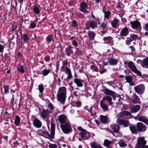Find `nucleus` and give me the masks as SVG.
I'll return each instance as SVG.
<instances>
[{"label": "nucleus", "instance_id": "obj_24", "mask_svg": "<svg viewBox=\"0 0 148 148\" xmlns=\"http://www.w3.org/2000/svg\"><path fill=\"white\" fill-rule=\"evenodd\" d=\"M142 67L148 69V57L144 58L141 63Z\"/></svg>", "mask_w": 148, "mask_h": 148}, {"label": "nucleus", "instance_id": "obj_18", "mask_svg": "<svg viewBox=\"0 0 148 148\" xmlns=\"http://www.w3.org/2000/svg\"><path fill=\"white\" fill-rule=\"evenodd\" d=\"M130 114V113L129 112L126 111H122L118 114L116 116V117L117 118L119 119L124 116L129 115Z\"/></svg>", "mask_w": 148, "mask_h": 148}, {"label": "nucleus", "instance_id": "obj_39", "mask_svg": "<svg viewBox=\"0 0 148 148\" xmlns=\"http://www.w3.org/2000/svg\"><path fill=\"white\" fill-rule=\"evenodd\" d=\"M50 71L51 70L49 69H45L42 71L41 74L45 76L48 75Z\"/></svg>", "mask_w": 148, "mask_h": 148}, {"label": "nucleus", "instance_id": "obj_40", "mask_svg": "<svg viewBox=\"0 0 148 148\" xmlns=\"http://www.w3.org/2000/svg\"><path fill=\"white\" fill-rule=\"evenodd\" d=\"M120 147L124 148L126 147L127 146V144L125 143V142L123 140H120L118 143Z\"/></svg>", "mask_w": 148, "mask_h": 148}, {"label": "nucleus", "instance_id": "obj_44", "mask_svg": "<svg viewBox=\"0 0 148 148\" xmlns=\"http://www.w3.org/2000/svg\"><path fill=\"white\" fill-rule=\"evenodd\" d=\"M53 34H50L46 38V39L49 42H50L53 39Z\"/></svg>", "mask_w": 148, "mask_h": 148}, {"label": "nucleus", "instance_id": "obj_7", "mask_svg": "<svg viewBox=\"0 0 148 148\" xmlns=\"http://www.w3.org/2000/svg\"><path fill=\"white\" fill-rule=\"evenodd\" d=\"M60 71L61 72H64L65 73L68 75L67 78L69 79L72 78V75L70 69L66 66H61L60 69Z\"/></svg>", "mask_w": 148, "mask_h": 148}, {"label": "nucleus", "instance_id": "obj_15", "mask_svg": "<svg viewBox=\"0 0 148 148\" xmlns=\"http://www.w3.org/2000/svg\"><path fill=\"white\" fill-rule=\"evenodd\" d=\"M103 40L105 41V43L106 44H110L112 45H113L114 41L112 39V37L111 36L105 37L103 38Z\"/></svg>", "mask_w": 148, "mask_h": 148}, {"label": "nucleus", "instance_id": "obj_55", "mask_svg": "<svg viewBox=\"0 0 148 148\" xmlns=\"http://www.w3.org/2000/svg\"><path fill=\"white\" fill-rule=\"evenodd\" d=\"M38 89L40 92H42L44 90V88L42 85H40L38 86Z\"/></svg>", "mask_w": 148, "mask_h": 148}, {"label": "nucleus", "instance_id": "obj_21", "mask_svg": "<svg viewBox=\"0 0 148 148\" xmlns=\"http://www.w3.org/2000/svg\"><path fill=\"white\" fill-rule=\"evenodd\" d=\"M50 113L44 109L42 110L40 113V116L42 117L43 119H44L45 118L50 117Z\"/></svg>", "mask_w": 148, "mask_h": 148}, {"label": "nucleus", "instance_id": "obj_49", "mask_svg": "<svg viewBox=\"0 0 148 148\" xmlns=\"http://www.w3.org/2000/svg\"><path fill=\"white\" fill-rule=\"evenodd\" d=\"M66 91V88L65 87L60 88L59 89V92H65Z\"/></svg>", "mask_w": 148, "mask_h": 148}, {"label": "nucleus", "instance_id": "obj_17", "mask_svg": "<svg viewBox=\"0 0 148 148\" xmlns=\"http://www.w3.org/2000/svg\"><path fill=\"white\" fill-rule=\"evenodd\" d=\"M33 125L36 127L40 128L42 126V124L41 121L37 118H35L33 122Z\"/></svg>", "mask_w": 148, "mask_h": 148}, {"label": "nucleus", "instance_id": "obj_4", "mask_svg": "<svg viewBox=\"0 0 148 148\" xmlns=\"http://www.w3.org/2000/svg\"><path fill=\"white\" fill-rule=\"evenodd\" d=\"M77 129L80 132L79 133V136L83 139L87 140L90 136V134L86 130L83 129L81 127H77Z\"/></svg>", "mask_w": 148, "mask_h": 148}, {"label": "nucleus", "instance_id": "obj_28", "mask_svg": "<svg viewBox=\"0 0 148 148\" xmlns=\"http://www.w3.org/2000/svg\"><path fill=\"white\" fill-rule=\"evenodd\" d=\"M120 129V127L118 125L114 124L111 126V129L113 130L114 132L116 133L118 132Z\"/></svg>", "mask_w": 148, "mask_h": 148}, {"label": "nucleus", "instance_id": "obj_26", "mask_svg": "<svg viewBox=\"0 0 148 148\" xmlns=\"http://www.w3.org/2000/svg\"><path fill=\"white\" fill-rule=\"evenodd\" d=\"M109 94L107 95V96H105L103 98V99L104 100H107L110 104L111 105L112 103V102H111L112 101V98H111V95H113V93H108Z\"/></svg>", "mask_w": 148, "mask_h": 148}, {"label": "nucleus", "instance_id": "obj_10", "mask_svg": "<svg viewBox=\"0 0 148 148\" xmlns=\"http://www.w3.org/2000/svg\"><path fill=\"white\" fill-rule=\"evenodd\" d=\"M58 120L60 123V125L62 124L69 121L66 116L64 114H61L58 116Z\"/></svg>", "mask_w": 148, "mask_h": 148}, {"label": "nucleus", "instance_id": "obj_2", "mask_svg": "<svg viewBox=\"0 0 148 148\" xmlns=\"http://www.w3.org/2000/svg\"><path fill=\"white\" fill-rule=\"evenodd\" d=\"M124 64L126 65H128L129 68L133 72L138 76H141L142 75L141 73L137 69L135 64L133 62L130 61H125L124 62Z\"/></svg>", "mask_w": 148, "mask_h": 148}, {"label": "nucleus", "instance_id": "obj_56", "mask_svg": "<svg viewBox=\"0 0 148 148\" xmlns=\"http://www.w3.org/2000/svg\"><path fill=\"white\" fill-rule=\"evenodd\" d=\"M75 105L77 107H80L82 105L81 102L79 101H77L75 103Z\"/></svg>", "mask_w": 148, "mask_h": 148}, {"label": "nucleus", "instance_id": "obj_51", "mask_svg": "<svg viewBox=\"0 0 148 148\" xmlns=\"http://www.w3.org/2000/svg\"><path fill=\"white\" fill-rule=\"evenodd\" d=\"M104 16L106 18L108 19L109 18L110 15L111 14V12L109 11H107L104 12Z\"/></svg>", "mask_w": 148, "mask_h": 148}, {"label": "nucleus", "instance_id": "obj_27", "mask_svg": "<svg viewBox=\"0 0 148 148\" xmlns=\"http://www.w3.org/2000/svg\"><path fill=\"white\" fill-rule=\"evenodd\" d=\"M119 22V20L118 19L113 20L111 23L112 27L114 28H117L118 27V23Z\"/></svg>", "mask_w": 148, "mask_h": 148}, {"label": "nucleus", "instance_id": "obj_41", "mask_svg": "<svg viewBox=\"0 0 148 148\" xmlns=\"http://www.w3.org/2000/svg\"><path fill=\"white\" fill-rule=\"evenodd\" d=\"M90 68L92 70L98 72L99 71V69L96 65H92L90 66Z\"/></svg>", "mask_w": 148, "mask_h": 148}, {"label": "nucleus", "instance_id": "obj_9", "mask_svg": "<svg viewBox=\"0 0 148 148\" xmlns=\"http://www.w3.org/2000/svg\"><path fill=\"white\" fill-rule=\"evenodd\" d=\"M116 122L119 125H123L125 127L129 126L130 123L129 121L125 119H118L116 120Z\"/></svg>", "mask_w": 148, "mask_h": 148}, {"label": "nucleus", "instance_id": "obj_47", "mask_svg": "<svg viewBox=\"0 0 148 148\" xmlns=\"http://www.w3.org/2000/svg\"><path fill=\"white\" fill-rule=\"evenodd\" d=\"M114 48L113 47H111L110 49H108L106 53L107 55L109 56H112V53L113 51H111L112 49H113Z\"/></svg>", "mask_w": 148, "mask_h": 148}, {"label": "nucleus", "instance_id": "obj_31", "mask_svg": "<svg viewBox=\"0 0 148 148\" xmlns=\"http://www.w3.org/2000/svg\"><path fill=\"white\" fill-rule=\"evenodd\" d=\"M125 79L127 82L129 83V85L130 86H133L134 85V84L132 82L133 81V79L130 76H126L125 77Z\"/></svg>", "mask_w": 148, "mask_h": 148}, {"label": "nucleus", "instance_id": "obj_64", "mask_svg": "<svg viewBox=\"0 0 148 148\" xmlns=\"http://www.w3.org/2000/svg\"><path fill=\"white\" fill-rule=\"evenodd\" d=\"M68 64V63L66 60H64L62 62V65L63 66H66Z\"/></svg>", "mask_w": 148, "mask_h": 148}, {"label": "nucleus", "instance_id": "obj_23", "mask_svg": "<svg viewBox=\"0 0 148 148\" xmlns=\"http://www.w3.org/2000/svg\"><path fill=\"white\" fill-rule=\"evenodd\" d=\"M73 48V47L70 46L66 48L65 51L67 56H69L71 54L73 53V51L72 49Z\"/></svg>", "mask_w": 148, "mask_h": 148}, {"label": "nucleus", "instance_id": "obj_29", "mask_svg": "<svg viewBox=\"0 0 148 148\" xmlns=\"http://www.w3.org/2000/svg\"><path fill=\"white\" fill-rule=\"evenodd\" d=\"M138 120L139 121L143 122L148 125V120L145 116H142L139 117L138 118Z\"/></svg>", "mask_w": 148, "mask_h": 148}, {"label": "nucleus", "instance_id": "obj_32", "mask_svg": "<svg viewBox=\"0 0 148 148\" xmlns=\"http://www.w3.org/2000/svg\"><path fill=\"white\" fill-rule=\"evenodd\" d=\"M140 106L136 105L132 108L131 109V112L132 113H136L140 110Z\"/></svg>", "mask_w": 148, "mask_h": 148}, {"label": "nucleus", "instance_id": "obj_38", "mask_svg": "<svg viewBox=\"0 0 148 148\" xmlns=\"http://www.w3.org/2000/svg\"><path fill=\"white\" fill-rule=\"evenodd\" d=\"M21 39L24 42H27L29 40L30 38L28 35L24 34L21 37Z\"/></svg>", "mask_w": 148, "mask_h": 148}, {"label": "nucleus", "instance_id": "obj_48", "mask_svg": "<svg viewBox=\"0 0 148 148\" xmlns=\"http://www.w3.org/2000/svg\"><path fill=\"white\" fill-rule=\"evenodd\" d=\"M132 40L133 41H136V40H140V37L137 35H134L132 36Z\"/></svg>", "mask_w": 148, "mask_h": 148}, {"label": "nucleus", "instance_id": "obj_58", "mask_svg": "<svg viewBox=\"0 0 148 148\" xmlns=\"http://www.w3.org/2000/svg\"><path fill=\"white\" fill-rule=\"evenodd\" d=\"M57 146L55 144H51L49 145V148H57Z\"/></svg>", "mask_w": 148, "mask_h": 148}, {"label": "nucleus", "instance_id": "obj_33", "mask_svg": "<svg viewBox=\"0 0 148 148\" xmlns=\"http://www.w3.org/2000/svg\"><path fill=\"white\" fill-rule=\"evenodd\" d=\"M112 141H110L108 139H105L103 144L104 145L106 146L107 148H111V147L110 146V145L112 143Z\"/></svg>", "mask_w": 148, "mask_h": 148}, {"label": "nucleus", "instance_id": "obj_60", "mask_svg": "<svg viewBox=\"0 0 148 148\" xmlns=\"http://www.w3.org/2000/svg\"><path fill=\"white\" fill-rule=\"evenodd\" d=\"M50 59V57L48 55H47L45 57L44 59L47 62H49Z\"/></svg>", "mask_w": 148, "mask_h": 148}, {"label": "nucleus", "instance_id": "obj_45", "mask_svg": "<svg viewBox=\"0 0 148 148\" xmlns=\"http://www.w3.org/2000/svg\"><path fill=\"white\" fill-rule=\"evenodd\" d=\"M132 40L130 37H127L125 41V44L128 45H130L131 43L132 42Z\"/></svg>", "mask_w": 148, "mask_h": 148}, {"label": "nucleus", "instance_id": "obj_63", "mask_svg": "<svg viewBox=\"0 0 148 148\" xmlns=\"http://www.w3.org/2000/svg\"><path fill=\"white\" fill-rule=\"evenodd\" d=\"M93 97H91V98L92 99H93V98H95V99H97V98H98L99 97V96L98 95H97V93H94V94H93Z\"/></svg>", "mask_w": 148, "mask_h": 148}, {"label": "nucleus", "instance_id": "obj_3", "mask_svg": "<svg viewBox=\"0 0 148 148\" xmlns=\"http://www.w3.org/2000/svg\"><path fill=\"white\" fill-rule=\"evenodd\" d=\"M60 127L63 132L65 134H68L72 131V128L69 121L62 124L60 125Z\"/></svg>", "mask_w": 148, "mask_h": 148}, {"label": "nucleus", "instance_id": "obj_16", "mask_svg": "<svg viewBox=\"0 0 148 148\" xmlns=\"http://www.w3.org/2000/svg\"><path fill=\"white\" fill-rule=\"evenodd\" d=\"M87 7V5L86 3L84 2H83L80 4V10L84 13H88V11L86 10V8Z\"/></svg>", "mask_w": 148, "mask_h": 148}, {"label": "nucleus", "instance_id": "obj_54", "mask_svg": "<svg viewBox=\"0 0 148 148\" xmlns=\"http://www.w3.org/2000/svg\"><path fill=\"white\" fill-rule=\"evenodd\" d=\"M106 70L103 67H100L99 72L101 74H103L106 72Z\"/></svg>", "mask_w": 148, "mask_h": 148}, {"label": "nucleus", "instance_id": "obj_11", "mask_svg": "<svg viewBox=\"0 0 148 148\" xmlns=\"http://www.w3.org/2000/svg\"><path fill=\"white\" fill-rule=\"evenodd\" d=\"M137 130L139 132H144L146 130V126L141 122L138 123L136 125Z\"/></svg>", "mask_w": 148, "mask_h": 148}, {"label": "nucleus", "instance_id": "obj_25", "mask_svg": "<svg viewBox=\"0 0 148 148\" xmlns=\"http://www.w3.org/2000/svg\"><path fill=\"white\" fill-rule=\"evenodd\" d=\"M53 105L52 103H50L48 104L47 108L45 110L51 114L53 112Z\"/></svg>", "mask_w": 148, "mask_h": 148}, {"label": "nucleus", "instance_id": "obj_57", "mask_svg": "<svg viewBox=\"0 0 148 148\" xmlns=\"http://www.w3.org/2000/svg\"><path fill=\"white\" fill-rule=\"evenodd\" d=\"M78 25V23L77 21L75 20H73L72 22V26L73 27H75L77 26Z\"/></svg>", "mask_w": 148, "mask_h": 148}, {"label": "nucleus", "instance_id": "obj_50", "mask_svg": "<svg viewBox=\"0 0 148 148\" xmlns=\"http://www.w3.org/2000/svg\"><path fill=\"white\" fill-rule=\"evenodd\" d=\"M34 12L37 14H39L40 12V10L36 6H34Z\"/></svg>", "mask_w": 148, "mask_h": 148}, {"label": "nucleus", "instance_id": "obj_35", "mask_svg": "<svg viewBox=\"0 0 148 148\" xmlns=\"http://www.w3.org/2000/svg\"><path fill=\"white\" fill-rule=\"evenodd\" d=\"M129 128L132 134H135L137 133V129L135 126H132L129 127Z\"/></svg>", "mask_w": 148, "mask_h": 148}, {"label": "nucleus", "instance_id": "obj_62", "mask_svg": "<svg viewBox=\"0 0 148 148\" xmlns=\"http://www.w3.org/2000/svg\"><path fill=\"white\" fill-rule=\"evenodd\" d=\"M72 44L75 47H77L78 45L77 42L75 40H73L72 41Z\"/></svg>", "mask_w": 148, "mask_h": 148}, {"label": "nucleus", "instance_id": "obj_42", "mask_svg": "<svg viewBox=\"0 0 148 148\" xmlns=\"http://www.w3.org/2000/svg\"><path fill=\"white\" fill-rule=\"evenodd\" d=\"M20 122V118L18 116H16L14 123L16 125H19Z\"/></svg>", "mask_w": 148, "mask_h": 148}, {"label": "nucleus", "instance_id": "obj_12", "mask_svg": "<svg viewBox=\"0 0 148 148\" xmlns=\"http://www.w3.org/2000/svg\"><path fill=\"white\" fill-rule=\"evenodd\" d=\"M134 89L136 92H144L145 87L144 85L140 84L134 87Z\"/></svg>", "mask_w": 148, "mask_h": 148}, {"label": "nucleus", "instance_id": "obj_22", "mask_svg": "<svg viewBox=\"0 0 148 148\" xmlns=\"http://www.w3.org/2000/svg\"><path fill=\"white\" fill-rule=\"evenodd\" d=\"M118 61V59L113 58H110L108 60L109 64L111 65H116L117 64Z\"/></svg>", "mask_w": 148, "mask_h": 148}, {"label": "nucleus", "instance_id": "obj_43", "mask_svg": "<svg viewBox=\"0 0 148 148\" xmlns=\"http://www.w3.org/2000/svg\"><path fill=\"white\" fill-rule=\"evenodd\" d=\"M112 97L114 100L116 99V97L119 98L118 100H120V95H119L116 94V93H113V95H111Z\"/></svg>", "mask_w": 148, "mask_h": 148}, {"label": "nucleus", "instance_id": "obj_59", "mask_svg": "<svg viewBox=\"0 0 148 148\" xmlns=\"http://www.w3.org/2000/svg\"><path fill=\"white\" fill-rule=\"evenodd\" d=\"M4 48V45L0 44V53L3 52Z\"/></svg>", "mask_w": 148, "mask_h": 148}, {"label": "nucleus", "instance_id": "obj_36", "mask_svg": "<svg viewBox=\"0 0 148 148\" xmlns=\"http://www.w3.org/2000/svg\"><path fill=\"white\" fill-rule=\"evenodd\" d=\"M96 35L92 31L88 33V35L89 36V39L90 40H93Z\"/></svg>", "mask_w": 148, "mask_h": 148}, {"label": "nucleus", "instance_id": "obj_52", "mask_svg": "<svg viewBox=\"0 0 148 148\" xmlns=\"http://www.w3.org/2000/svg\"><path fill=\"white\" fill-rule=\"evenodd\" d=\"M3 88L4 89L5 92H12V91L11 89H10V91L9 90V89L8 88V87L7 86H3Z\"/></svg>", "mask_w": 148, "mask_h": 148}, {"label": "nucleus", "instance_id": "obj_34", "mask_svg": "<svg viewBox=\"0 0 148 148\" xmlns=\"http://www.w3.org/2000/svg\"><path fill=\"white\" fill-rule=\"evenodd\" d=\"M100 118L101 121L103 123H106L109 121V119L107 117L104 116H101Z\"/></svg>", "mask_w": 148, "mask_h": 148}, {"label": "nucleus", "instance_id": "obj_14", "mask_svg": "<svg viewBox=\"0 0 148 148\" xmlns=\"http://www.w3.org/2000/svg\"><path fill=\"white\" fill-rule=\"evenodd\" d=\"M129 31L127 27H124L121 30L120 35L122 36H125L129 34Z\"/></svg>", "mask_w": 148, "mask_h": 148}, {"label": "nucleus", "instance_id": "obj_61", "mask_svg": "<svg viewBox=\"0 0 148 148\" xmlns=\"http://www.w3.org/2000/svg\"><path fill=\"white\" fill-rule=\"evenodd\" d=\"M143 28L147 31H148V23H146L145 24L143 27Z\"/></svg>", "mask_w": 148, "mask_h": 148}, {"label": "nucleus", "instance_id": "obj_6", "mask_svg": "<svg viewBox=\"0 0 148 148\" xmlns=\"http://www.w3.org/2000/svg\"><path fill=\"white\" fill-rule=\"evenodd\" d=\"M130 24L132 28L136 31V32H139L141 29L140 23L138 21H131Z\"/></svg>", "mask_w": 148, "mask_h": 148}, {"label": "nucleus", "instance_id": "obj_8", "mask_svg": "<svg viewBox=\"0 0 148 148\" xmlns=\"http://www.w3.org/2000/svg\"><path fill=\"white\" fill-rule=\"evenodd\" d=\"M66 98L65 93H57V100L61 103L63 104L64 103Z\"/></svg>", "mask_w": 148, "mask_h": 148}, {"label": "nucleus", "instance_id": "obj_1", "mask_svg": "<svg viewBox=\"0 0 148 148\" xmlns=\"http://www.w3.org/2000/svg\"><path fill=\"white\" fill-rule=\"evenodd\" d=\"M55 125L52 123H51V133L49 134V133L46 131H43L42 130H39L38 131V134L39 135L43 136L46 138H53L54 137L55 135Z\"/></svg>", "mask_w": 148, "mask_h": 148}, {"label": "nucleus", "instance_id": "obj_37", "mask_svg": "<svg viewBox=\"0 0 148 148\" xmlns=\"http://www.w3.org/2000/svg\"><path fill=\"white\" fill-rule=\"evenodd\" d=\"M132 100L133 102L134 103H137L139 102V98L137 95L135 94H134Z\"/></svg>", "mask_w": 148, "mask_h": 148}, {"label": "nucleus", "instance_id": "obj_5", "mask_svg": "<svg viewBox=\"0 0 148 148\" xmlns=\"http://www.w3.org/2000/svg\"><path fill=\"white\" fill-rule=\"evenodd\" d=\"M147 143L146 140H145L144 137L138 138L137 142L135 145L136 148H144L143 146L145 145Z\"/></svg>", "mask_w": 148, "mask_h": 148}, {"label": "nucleus", "instance_id": "obj_20", "mask_svg": "<svg viewBox=\"0 0 148 148\" xmlns=\"http://www.w3.org/2000/svg\"><path fill=\"white\" fill-rule=\"evenodd\" d=\"M74 82L77 86L82 87L83 86L82 83L84 82V81L80 79L75 78L74 79Z\"/></svg>", "mask_w": 148, "mask_h": 148}, {"label": "nucleus", "instance_id": "obj_30", "mask_svg": "<svg viewBox=\"0 0 148 148\" xmlns=\"http://www.w3.org/2000/svg\"><path fill=\"white\" fill-rule=\"evenodd\" d=\"M90 145L92 148H103L97 143L94 142H91Z\"/></svg>", "mask_w": 148, "mask_h": 148}, {"label": "nucleus", "instance_id": "obj_13", "mask_svg": "<svg viewBox=\"0 0 148 148\" xmlns=\"http://www.w3.org/2000/svg\"><path fill=\"white\" fill-rule=\"evenodd\" d=\"M100 104L101 108L104 112H106L108 110V105L107 103L103 99H102L101 101Z\"/></svg>", "mask_w": 148, "mask_h": 148}, {"label": "nucleus", "instance_id": "obj_19", "mask_svg": "<svg viewBox=\"0 0 148 148\" xmlns=\"http://www.w3.org/2000/svg\"><path fill=\"white\" fill-rule=\"evenodd\" d=\"M87 24L93 29L97 27V23L94 20L88 21L87 23Z\"/></svg>", "mask_w": 148, "mask_h": 148}, {"label": "nucleus", "instance_id": "obj_53", "mask_svg": "<svg viewBox=\"0 0 148 148\" xmlns=\"http://www.w3.org/2000/svg\"><path fill=\"white\" fill-rule=\"evenodd\" d=\"M18 71L22 73H24L25 71L24 70V69L23 67L22 66H19L18 67Z\"/></svg>", "mask_w": 148, "mask_h": 148}, {"label": "nucleus", "instance_id": "obj_46", "mask_svg": "<svg viewBox=\"0 0 148 148\" xmlns=\"http://www.w3.org/2000/svg\"><path fill=\"white\" fill-rule=\"evenodd\" d=\"M100 27L101 28H102L103 29H105L107 27V23L106 22H103L101 24Z\"/></svg>", "mask_w": 148, "mask_h": 148}]
</instances>
